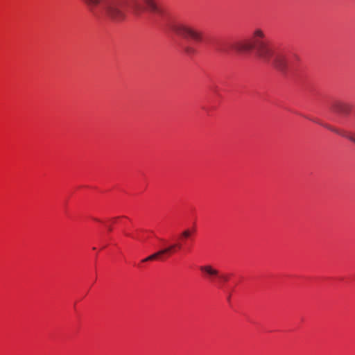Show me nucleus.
Returning a JSON list of instances; mask_svg holds the SVG:
<instances>
[{
    "mask_svg": "<svg viewBox=\"0 0 355 355\" xmlns=\"http://www.w3.org/2000/svg\"><path fill=\"white\" fill-rule=\"evenodd\" d=\"M228 46L230 49L241 53L254 49L257 55L265 62L270 61L273 56V65L282 72L295 70L300 61V58L296 54L286 55L282 53L274 54L268 46L263 31L261 28H256L250 39L231 42Z\"/></svg>",
    "mask_w": 355,
    "mask_h": 355,
    "instance_id": "1",
    "label": "nucleus"
},
{
    "mask_svg": "<svg viewBox=\"0 0 355 355\" xmlns=\"http://www.w3.org/2000/svg\"><path fill=\"white\" fill-rule=\"evenodd\" d=\"M88 9L94 14L103 10L112 21L119 22L125 19V13L121 9L127 4L136 15H139L145 9L150 12L162 14V11L153 0H144L141 3L137 0H83Z\"/></svg>",
    "mask_w": 355,
    "mask_h": 355,
    "instance_id": "2",
    "label": "nucleus"
},
{
    "mask_svg": "<svg viewBox=\"0 0 355 355\" xmlns=\"http://www.w3.org/2000/svg\"><path fill=\"white\" fill-rule=\"evenodd\" d=\"M171 30L178 35L193 40L196 43L202 42L203 35L202 31L194 26L184 22H176L171 25Z\"/></svg>",
    "mask_w": 355,
    "mask_h": 355,
    "instance_id": "3",
    "label": "nucleus"
},
{
    "mask_svg": "<svg viewBox=\"0 0 355 355\" xmlns=\"http://www.w3.org/2000/svg\"><path fill=\"white\" fill-rule=\"evenodd\" d=\"M181 248H182L181 244L173 243V244L169 245L168 247L162 249V250H159L158 252L148 256L146 259H143L142 262H146L148 261H153V260L159 259H162L163 256L164 254H170V253L173 252L175 250V248L181 249Z\"/></svg>",
    "mask_w": 355,
    "mask_h": 355,
    "instance_id": "4",
    "label": "nucleus"
},
{
    "mask_svg": "<svg viewBox=\"0 0 355 355\" xmlns=\"http://www.w3.org/2000/svg\"><path fill=\"white\" fill-rule=\"evenodd\" d=\"M200 270L202 272L205 273L209 278H213L218 276L219 272L210 265L202 266L200 267Z\"/></svg>",
    "mask_w": 355,
    "mask_h": 355,
    "instance_id": "5",
    "label": "nucleus"
},
{
    "mask_svg": "<svg viewBox=\"0 0 355 355\" xmlns=\"http://www.w3.org/2000/svg\"><path fill=\"white\" fill-rule=\"evenodd\" d=\"M332 110L336 112L347 114L349 111V107L343 103L336 102L332 105Z\"/></svg>",
    "mask_w": 355,
    "mask_h": 355,
    "instance_id": "6",
    "label": "nucleus"
},
{
    "mask_svg": "<svg viewBox=\"0 0 355 355\" xmlns=\"http://www.w3.org/2000/svg\"><path fill=\"white\" fill-rule=\"evenodd\" d=\"M325 127L327 128L329 130H330L338 135H340L343 137L347 138L348 139H349L350 141H352V142H354L355 144V134L352 135V134H349L347 132H344L340 131L337 129L333 128L332 127L327 126V125H325Z\"/></svg>",
    "mask_w": 355,
    "mask_h": 355,
    "instance_id": "7",
    "label": "nucleus"
},
{
    "mask_svg": "<svg viewBox=\"0 0 355 355\" xmlns=\"http://www.w3.org/2000/svg\"><path fill=\"white\" fill-rule=\"evenodd\" d=\"M325 127L327 128L329 130H330L338 135H340L343 137L347 138L348 139H349L350 141H352V142H354L355 144V134L352 135V134H349L347 132H344L340 131L337 129L333 128L332 127L327 126V125H325Z\"/></svg>",
    "mask_w": 355,
    "mask_h": 355,
    "instance_id": "8",
    "label": "nucleus"
},
{
    "mask_svg": "<svg viewBox=\"0 0 355 355\" xmlns=\"http://www.w3.org/2000/svg\"><path fill=\"white\" fill-rule=\"evenodd\" d=\"M184 51L188 54V55H193L196 53V50L195 49V48L192 47V46H186L184 48Z\"/></svg>",
    "mask_w": 355,
    "mask_h": 355,
    "instance_id": "9",
    "label": "nucleus"
},
{
    "mask_svg": "<svg viewBox=\"0 0 355 355\" xmlns=\"http://www.w3.org/2000/svg\"><path fill=\"white\" fill-rule=\"evenodd\" d=\"M191 232L189 230H186L182 232V236L184 238H188L191 236Z\"/></svg>",
    "mask_w": 355,
    "mask_h": 355,
    "instance_id": "10",
    "label": "nucleus"
},
{
    "mask_svg": "<svg viewBox=\"0 0 355 355\" xmlns=\"http://www.w3.org/2000/svg\"><path fill=\"white\" fill-rule=\"evenodd\" d=\"M220 279H221L224 282H227L228 280V277L225 275H219L218 276Z\"/></svg>",
    "mask_w": 355,
    "mask_h": 355,
    "instance_id": "11",
    "label": "nucleus"
}]
</instances>
